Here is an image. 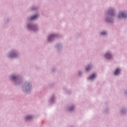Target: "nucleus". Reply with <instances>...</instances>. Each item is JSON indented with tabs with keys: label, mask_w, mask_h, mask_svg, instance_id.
I'll return each instance as SVG.
<instances>
[{
	"label": "nucleus",
	"mask_w": 127,
	"mask_h": 127,
	"mask_svg": "<svg viewBox=\"0 0 127 127\" xmlns=\"http://www.w3.org/2000/svg\"><path fill=\"white\" fill-rule=\"evenodd\" d=\"M126 16H127V14H125L124 12H121L120 13H119V15L118 16L119 18H125V17H126Z\"/></svg>",
	"instance_id": "f257e3e1"
},
{
	"label": "nucleus",
	"mask_w": 127,
	"mask_h": 127,
	"mask_svg": "<svg viewBox=\"0 0 127 127\" xmlns=\"http://www.w3.org/2000/svg\"><path fill=\"white\" fill-rule=\"evenodd\" d=\"M105 57L108 59H110L111 58H112V54H111V53H110V52H108L105 55Z\"/></svg>",
	"instance_id": "f03ea898"
},
{
	"label": "nucleus",
	"mask_w": 127,
	"mask_h": 127,
	"mask_svg": "<svg viewBox=\"0 0 127 127\" xmlns=\"http://www.w3.org/2000/svg\"><path fill=\"white\" fill-rule=\"evenodd\" d=\"M96 76V74L94 73L91 75V76H90V79L91 80H93V79H94V78H95Z\"/></svg>",
	"instance_id": "7ed1b4c3"
},
{
	"label": "nucleus",
	"mask_w": 127,
	"mask_h": 127,
	"mask_svg": "<svg viewBox=\"0 0 127 127\" xmlns=\"http://www.w3.org/2000/svg\"><path fill=\"white\" fill-rule=\"evenodd\" d=\"M120 72V69H116V70H115V75H118V74H119Z\"/></svg>",
	"instance_id": "20e7f679"
},
{
	"label": "nucleus",
	"mask_w": 127,
	"mask_h": 127,
	"mask_svg": "<svg viewBox=\"0 0 127 127\" xmlns=\"http://www.w3.org/2000/svg\"><path fill=\"white\" fill-rule=\"evenodd\" d=\"M38 14H36L35 15L33 16V19H36L37 18H38Z\"/></svg>",
	"instance_id": "39448f33"
},
{
	"label": "nucleus",
	"mask_w": 127,
	"mask_h": 127,
	"mask_svg": "<svg viewBox=\"0 0 127 127\" xmlns=\"http://www.w3.org/2000/svg\"><path fill=\"white\" fill-rule=\"evenodd\" d=\"M30 119H31V117L29 116L26 117L25 118V119L26 120H30Z\"/></svg>",
	"instance_id": "423d86ee"
},
{
	"label": "nucleus",
	"mask_w": 127,
	"mask_h": 127,
	"mask_svg": "<svg viewBox=\"0 0 127 127\" xmlns=\"http://www.w3.org/2000/svg\"><path fill=\"white\" fill-rule=\"evenodd\" d=\"M90 66H88V67H87L86 68V71H89V70H90Z\"/></svg>",
	"instance_id": "0eeeda50"
},
{
	"label": "nucleus",
	"mask_w": 127,
	"mask_h": 127,
	"mask_svg": "<svg viewBox=\"0 0 127 127\" xmlns=\"http://www.w3.org/2000/svg\"><path fill=\"white\" fill-rule=\"evenodd\" d=\"M11 77L12 80H14V79H16V78L15 76H14V75H12Z\"/></svg>",
	"instance_id": "6e6552de"
},
{
	"label": "nucleus",
	"mask_w": 127,
	"mask_h": 127,
	"mask_svg": "<svg viewBox=\"0 0 127 127\" xmlns=\"http://www.w3.org/2000/svg\"><path fill=\"white\" fill-rule=\"evenodd\" d=\"M54 37V35H51V36H49V40H51V39Z\"/></svg>",
	"instance_id": "1a4fd4ad"
},
{
	"label": "nucleus",
	"mask_w": 127,
	"mask_h": 127,
	"mask_svg": "<svg viewBox=\"0 0 127 127\" xmlns=\"http://www.w3.org/2000/svg\"><path fill=\"white\" fill-rule=\"evenodd\" d=\"M101 34L102 35H105V34H107V32L106 31H104L103 32H101Z\"/></svg>",
	"instance_id": "9d476101"
},
{
	"label": "nucleus",
	"mask_w": 127,
	"mask_h": 127,
	"mask_svg": "<svg viewBox=\"0 0 127 127\" xmlns=\"http://www.w3.org/2000/svg\"><path fill=\"white\" fill-rule=\"evenodd\" d=\"M73 109H74V107H71L69 108V110L72 111L73 110Z\"/></svg>",
	"instance_id": "9b49d317"
},
{
	"label": "nucleus",
	"mask_w": 127,
	"mask_h": 127,
	"mask_svg": "<svg viewBox=\"0 0 127 127\" xmlns=\"http://www.w3.org/2000/svg\"><path fill=\"white\" fill-rule=\"evenodd\" d=\"M34 26H33V30H34Z\"/></svg>",
	"instance_id": "f8f14e48"
},
{
	"label": "nucleus",
	"mask_w": 127,
	"mask_h": 127,
	"mask_svg": "<svg viewBox=\"0 0 127 127\" xmlns=\"http://www.w3.org/2000/svg\"><path fill=\"white\" fill-rule=\"evenodd\" d=\"M11 57H14V56H11Z\"/></svg>",
	"instance_id": "ddd939ff"
},
{
	"label": "nucleus",
	"mask_w": 127,
	"mask_h": 127,
	"mask_svg": "<svg viewBox=\"0 0 127 127\" xmlns=\"http://www.w3.org/2000/svg\"><path fill=\"white\" fill-rule=\"evenodd\" d=\"M31 19H32V17H31Z\"/></svg>",
	"instance_id": "4468645a"
},
{
	"label": "nucleus",
	"mask_w": 127,
	"mask_h": 127,
	"mask_svg": "<svg viewBox=\"0 0 127 127\" xmlns=\"http://www.w3.org/2000/svg\"><path fill=\"white\" fill-rule=\"evenodd\" d=\"M13 55H15V54H13Z\"/></svg>",
	"instance_id": "2eb2a0df"
},
{
	"label": "nucleus",
	"mask_w": 127,
	"mask_h": 127,
	"mask_svg": "<svg viewBox=\"0 0 127 127\" xmlns=\"http://www.w3.org/2000/svg\"><path fill=\"white\" fill-rule=\"evenodd\" d=\"M28 27H29H29H30V26H28Z\"/></svg>",
	"instance_id": "dca6fc26"
}]
</instances>
